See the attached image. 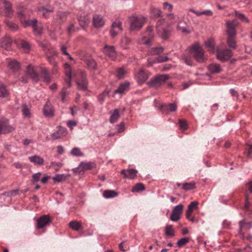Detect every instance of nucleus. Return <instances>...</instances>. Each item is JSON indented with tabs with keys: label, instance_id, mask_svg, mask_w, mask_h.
<instances>
[{
	"label": "nucleus",
	"instance_id": "nucleus-1",
	"mask_svg": "<svg viewBox=\"0 0 252 252\" xmlns=\"http://www.w3.org/2000/svg\"><path fill=\"white\" fill-rule=\"evenodd\" d=\"M26 76L30 77L33 81L37 82L40 80L41 77L46 83L51 81L49 72L46 68H39L34 69L31 65H28L26 69Z\"/></svg>",
	"mask_w": 252,
	"mask_h": 252
},
{
	"label": "nucleus",
	"instance_id": "nucleus-2",
	"mask_svg": "<svg viewBox=\"0 0 252 252\" xmlns=\"http://www.w3.org/2000/svg\"><path fill=\"white\" fill-rule=\"evenodd\" d=\"M189 53L190 56L193 57L198 62H203L206 60L204 52L202 47L198 44L193 45L190 49Z\"/></svg>",
	"mask_w": 252,
	"mask_h": 252
},
{
	"label": "nucleus",
	"instance_id": "nucleus-3",
	"mask_svg": "<svg viewBox=\"0 0 252 252\" xmlns=\"http://www.w3.org/2000/svg\"><path fill=\"white\" fill-rule=\"evenodd\" d=\"M146 19L141 16L133 15L129 17L130 28L131 30L140 29L145 22Z\"/></svg>",
	"mask_w": 252,
	"mask_h": 252
},
{
	"label": "nucleus",
	"instance_id": "nucleus-4",
	"mask_svg": "<svg viewBox=\"0 0 252 252\" xmlns=\"http://www.w3.org/2000/svg\"><path fill=\"white\" fill-rule=\"evenodd\" d=\"M156 29L158 35L164 39H166L169 35V30L165 28V20H159L156 25Z\"/></svg>",
	"mask_w": 252,
	"mask_h": 252
},
{
	"label": "nucleus",
	"instance_id": "nucleus-5",
	"mask_svg": "<svg viewBox=\"0 0 252 252\" xmlns=\"http://www.w3.org/2000/svg\"><path fill=\"white\" fill-rule=\"evenodd\" d=\"M154 103L155 106L158 108V110L163 113L167 114L170 112L175 111L177 109V105L175 103L160 104H158L157 100H155Z\"/></svg>",
	"mask_w": 252,
	"mask_h": 252
},
{
	"label": "nucleus",
	"instance_id": "nucleus-6",
	"mask_svg": "<svg viewBox=\"0 0 252 252\" xmlns=\"http://www.w3.org/2000/svg\"><path fill=\"white\" fill-rule=\"evenodd\" d=\"M169 79V76L166 74L158 75L153 78L148 83V84L152 87L158 88Z\"/></svg>",
	"mask_w": 252,
	"mask_h": 252
},
{
	"label": "nucleus",
	"instance_id": "nucleus-7",
	"mask_svg": "<svg viewBox=\"0 0 252 252\" xmlns=\"http://www.w3.org/2000/svg\"><path fill=\"white\" fill-rule=\"evenodd\" d=\"M18 17L20 19L22 24L24 27H32V28L35 26V24L37 23L36 19L29 20L26 18V12L24 10L19 11L17 13Z\"/></svg>",
	"mask_w": 252,
	"mask_h": 252
},
{
	"label": "nucleus",
	"instance_id": "nucleus-8",
	"mask_svg": "<svg viewBox=\"0 0 252 252\" xmlns=\"http://www.w3.org/2000/svg\"><path fill=\"white\" fill-rule=\"evenodd\" d=\"M76 83L80 90H85L87 88L86 74L83 71H80L76 76Z\"/></svg>",
	"mask_w": 252,
	"mask_h": 252
},
{
	"label": "nucleus",
	"instance_id": "nucleus-9",
	"mask_svg": "<svg viewBox=\"0 0 252 252\" xmlns=\"http://www.w3.org/2000/svg\"><path fill=\"white\" fill-rule=\"evenodd\" d=\"M14 130V128L9 125L6 119L0 120V134L11 132Z\"/></svg>",
	"mask_w": 252,
	"mask_h": 252
},
{
	"label": "nucleus",
	"instance_id": "nucleus-10",
	"mask_svg": "<svg viewBox=\"0 0 252 252\" xmlns=\"http://www.w3.org/2000/svg\"><path fill=\"white\" fill-rule=\"evenodd\" d=\"M184 206L182 204H179L175 206L170 216V220L174 221H177L181 218L183 212Z\"/></svg>",
	"mask_w": 252,
	"mask_h": 252
},
{
	"label": "nucleus",
	"instance_id": "nucleus-11",
	"mask_svg": "<svg viewBox=\"0 0 252 252\" xmlns=\"http://www.w3.org/2000/svg\"><path fill=\"white\" fill-rule=\"evenodd\" d=\"M232 56V51L230 49L220 50L217 51V58L221 61L229 60Z\"/></svg>",
	"mask_w": 252,
	"mask_h": 252
},
{
	"label": "nucleus",
	"instance_id": "nucleus-12",
	"mask_svg": "<svg viewBox=\"0 0 252 252\" xmlns=\"http://www.w3.org/2000/svg\"><path fill=\"white\" fill-rule=\"evenodd\" d=\"M148 37L144 36L142 38L141 43L150 46L151 42V38L154 37V33L153 32V27L152 26H149L146 32Z\"/></svg>",
	"mask_w": 252,
	"mask_h": 252
},
{
	"label": "nucleus",
	"instance_id": "nucleus-13",
	"mask_svg": "<svg viewBox=\"0 0 252 252\" xmlns=\"http://www.w3.org/2000/svg\"><path fill=\"white\" fill-rule=\"evenodd\" d=\"M239 23L237 20L235 19L232 21H227L226 22L227 27V35H236V28Z\"/></svg>",
	"mask_w": 252,
	"mask_h": 252
},
{
	"label": "nucleus",
	"instance_id": "nucleus-14",
	"mask_svg": "<svg viewBox=\"0 0 252 252\" xmlns=\"http://www.w3.org/2000/svg\"><path fill=\"white\" fill-rule=\"evenodd\" d=\"M198 203L197 201L191 202L188 206V210L186 212V217L187 218L192 222L195 221V218L192 217L191 214L193 210H195L198 208Z\"/></svg>",
	"mask_w": 252,
	"mask_h": 252
},
{
	"label": "nucleus",
	"instance_id": "nucleus-15",
	"mask_svg": "<svg viewBox=\"0 0 252 252\" xmlns=\"http://www.w3.org/2000/svg\"><path fill=\"white\" fill-rule=\"evenodd\" d=\"M51 222V219L49 215H43L37 220L36 227L38 229L43 228Z\"/></svg>",
	"mask_w": 252,
	"mask_h": 252
},
{
	"label": "nucleus",
	"instance_id": "nucleus-16",
	"mask_svg": "<svg viewBox=\"0 0 252 252\" xmlns=\"http://www.w3.org/2000/svg\"><path fill=\"white\" fill-rule=\"evenodd\" d=\"M92 167L93 166L91 162H81L77 168L73 169V171L75 174H79L81 172L91 170Z\"/></svg>",
	"mask_w": 252,
	"mask_h": 252
},
{
	"label": "nucleus",
	"instance_id": "nucleus-17",
	"mask_svg": "<svg viewBox=\"0 0 252 252\" xmlns=\"http://www.w3.org/2000/svg\"><path fill=\"white\" fill-rule=\"evenodd\" d=\"M12 39L10 37L5 35L0 39V47L6 50H9L12 44Z\"/></svg>",
	"mask_w": 252,
	"mask_h": 252
},
{
	"label": "nucleus",
	"instance_id": "nucleus-18",
	"mask_svg": "<svg viewBox=\"0 0 252 252\" xmlns=\"http://www.w3.org/2000/svg\"><path fill=\"white\" fill-rule=\"evenodd\" d=\"M150 75L149 72L143 69H141L137 73L136 76L138 83L142 84L148 79Z\"/></svg>",
	"mask_w": 252,
	"mask_h": 252
},
{
	"label": "nucleus",
	"instance_id": "nucleus-19",
	"mask_svg": "<svg viewBox=\"0 0 252 252\" xmlns=\"http://www.w3.org/2000/svg\"><path fill=\"white\" fill-rule=\"evenodd\" d=\"M122 31V23L118 22H114L111 26L110 32L112 37H115L119 32Z\"/></svg>",
	"mask_w": 252,
	"mask_h": 252
},
{
	"label": "nucleus",
	"instance_id": "nucleus-20",
	"mask_svg": "<svg viewBox=\"0 0 252 252\" xmlns=\"http://www.w3.org/2000/svg\"><path fill=\"white\" fill-rule=\"evenodd\" d=\"M103 50L106 55L112 60H114L116 59L117 54L114 46L106 45L104 46Z\"/></svg>",
	"mask_w": 252,
	"mask_h": 252
},
{
	"label": "nucleus",
	"instance_id": "nucleus-21",
	"mask_svg": "<svg viewBox=\"0 0 252 252\" xmlns=\"http://www.w3.org/2000/svg\"><path fill=\"white\" fill-rule=\"evenodd\" d=\"M137 173V171L133 169H124L121 172V173L124 175V178L129 179H134L136 177Z\"/></svg>",
	"mask_w": 252,
	"mask_h": 252
},
{
	"label": "nucleus",
	"instance_id": "nucleus-22",
	"mask_svg": "<svg viewBox=\"0 0 252 252\" xmlns=\"http://www.w3.org/2000/svg\"><path fill=\"white\" fill-rule=\"evenodd\" d=\"M64 68L65 70V74L66 75V78L65 79V82L67 85V87L69 88L71 86L70 80L72 76L71 67L70 65L66 63L64 64Z\"/></svg>",
	"mask_w": 252,
	"mask_h": 252
},
{
	"label": "nucleus",
	"instance_id": "nucleus-23",
	"mask_svg": "<svg viewBox=\"0 0 252 252\" xmlns=\"http://www.w3.org/2000/svg\"><path fill=\"white\" fill-rule=\"evenodd\" d=\"M46 54L48 60L50 63L54 66H56L57 63L55 61L54 57L57 55V52L54 49H52L51 50L46 52Z\"/></svg>",
	"mask_w": 252,
	"mask_h": 252
},
{
	"label": "nucleus",
	"instance_id": "nucleus-24",
	"mask_svg": "<svg viewBox=\"0 0 252 252\" xmlns=\"http://www.w3.org/2000/svg\"><path fill=\"white\" fill-rule=\"evenodd\" d=\"M93 22L94 27L97 28L102 27L104 24L103 17L99 15H95L94 16Z\"/></svg>",
	"mask_w": 252,
	"mask_h": 252
},
{
	"label": "nucleus",
	"instance_id": "nucleus-25",
	"mask_svg": "<svg viewBox=\"0 0 252 252\" xmlns=\"http://www.w3.org/2000/svg\"><path fill=\"white\" fill-rule=\"evenodd\" d=\"M66 134V128L60 126L58 127L57 131L52 134V137L55 139H59L62 137L65 136Z\"/></svg>",
	"mask_w": 252,
	"mask_h": 252
},
{
	"label": "nucleus",
	"instance_id": "nucleus-26",
	"mask_svg": "<svg viewBox=\"0 0 252 252\" xmlns=\"http://www.w3.org/2000/svg\"><path fill=\"white\" fill-rule=\"evenodd\" d=\"M37 11L39 14L46 18L48 13L53 12V9L51 7H46L43 6H39L37 8Z\"/></svg>",
	"mask_w": 252,
	"mask_h": 252
},
{
	"label": "nucleus",
	"instance_id": "nucleus-27",
	"mask_svg": "<svg viewBox=\"0 0 252 252\" xmlns=\"http://www.w3.org/2000/svg\"><path fill=\"white\" fill-rule=\"evenodd\" d=\"M246 202L245 204V208L248 209L249 207V202H248V194L252 192V182H250L246 186Z\"/></svg>",
	"mask_w": 252,
	"mask_h": 252
},
{
	"label": "nucleus",
	"instance_id": "nucleus-28",
	"mask_svg": "<svg viewBox=\"0 0 252 252\" xmlns=\"http://www.w3.org/2000/svg\"><path fill=\"white\" fill-rule=\"evenodd\" d=\"M178 29L185 33H189L190 32L189 26L186 22H179L178 24Z\"/></svg>",
	"mask_w": 252,
	"mask_h": 252
},
{
	"label": "nucleus",
	"instance_id": "nucleus-29",
	"mask_svg": "<svg viewBox=\"0 0 252 252\" xmlns=\"http://www.w3.org/2000/svg\"><path fill=\"white\" fill-rule=\"evenodd\" d=\"M29 159L35 165L39 166L43 165L44 162L43 158L38 156L30 157Z\"/></svg>",
	"mask_w": 252,
	"mask_h": 252
},
{
	"label": "nucleus",
	"instance_id": "nucleus-30",
	"mask_svg": "<svg viewBox=\"0 0 252 252\" xmlns=\"http://www.w3.org/2000/svg\"><path fill=\"white\" fill-rule=\"evenodd\" d=\"M2 3L4 6V15L6 17H10L13 13L10 3L3 0Z\"/></svg>",
	"mask_w": 252,
	"mask_h": 252
},
{
	"label": "nucleus",
	"instance_id": "nucleus-31",
	"mask_svg": "<svg viewBox=\"0 0 252 252\" xmlns=\"http://www.w3.org/2000/svg\"><path fill=\"white\" fill-rule=\"evenodd\" d=\"M236 35H227V43L228 46L233 49H235L236 48V42L235 39Z\"/></svg>",
	"mask_w": 252,
	"mask_h": 252
},
{
	"label": "nucleus",
	"instance_id": "nucleus-32",
	"mask_svg": "<svg viewBox=\"0 0 252 252\" xmlns=\"http://www.w3.org/2000/svg\"><path fill=\"white\" fill-rule=\"evenodd\" d=\"M208 68L209 71L213 74L219 73L221 71L220 65L215 63L210 64Z\"/></svg>",
	"mask_w": 252,
	"mask_h": 252
},
{
	"label": "nucleus",
	"instance_id": "nucleus-33",
	"mask_svg": "<svg viewBox=\"0 0 252 252\" xmlns=\"http://www.w3.org/2000/svg\"><path fill=\"white\" fill-rule=\"evenodd\" d=\"M129 83L128 82H125L124 83H122L118 89L115 91V93L117 94H122L126 91H127L129 89Z\"/></svg>",
	"mask_w": 252,
	"mask_h": 252
},
{
	"label": "nucleus",
	"instance_id": "nucleus-34",
	"mask_svg": "<svg viewBox=\"0 0 252 252\" xmlns=\"http://www.w3.org/2000/svg\"><path fill=\"white\" fill-rule=\"evenodd\" d=\"M44 115L48 117H51L53 116L54 113L52 107L49 103H47L43 109Z\"/></svg>",
	"mask_w": 252,
	"mask_h": 252
},
{
	"label": "nucleus",
	"instance_id": "nucleus-35",
	"mask_svg": "<svg viewBox=\"0 0 252 252\" xmlns=\"http://www.w3.org/2000/svg\"><path fill=\"white\" fill-rule=\"evenodd\" d=\"M164 49L160 47H155L149 50L148 53L150 55H158L163 52Z\"/></svg>",
	"mask_w": 252,
	"mask_h": 252
},
{
	"label": "nucleus",
	"instance_id": "nucleus-36",
	"mask_svg": "<svg viewBox=\"0 0 252 252\" xmlns=\"http://www.w3.org/2000/svg\"><path fill=\"white\" fill-rule=\"evenodd\" d=\"M78 29V28L75 26L74 23H70L66 29V32L70 35L77 31Z\"/></svg>",
	"mask_w": 252,
	"mask_h": 252
},
{
	"label": "nucleus",
	"instance_id": "nucleus-37",
	"mask_svg": "<svg viewBox=\"0 0 252 252\" xmlns=\"http://www.w3.org/2000/svg\"><path fill=\"white\" fill-rule=\"evenodd\" d=\"M150 13L152 18H157L160 16L162 12L159 9L152 6L150 9Z\"/></svg>",
	"mask_w": 252,
	"mask_h": 252
},
{
	"label": "nucleus",
	"instance_id": "nucleus-38",
	"mask_svg": "<svg viewBox=\"0 0 252 252\" xmlns=\"http://www.w3.org/2000/svg\"><path fill=\"white\" fill-rule=\"evenodd\" d=\"M120 118L119 111L118 109H116L114 110L113 113L111 115L110 118V122L111 123H114L117 121Z\"/></svg>",
	"mask_w": 252,
	"mask_h": 252
},
{
	"label": "nucleus",
	"instance_id": "nucleus-39",
	"mask_svg": "<svg viewBox=\"0 0 252 252\" xmlns=\"http://www.w3.org/2000/svg\"><path fill=\"white\" fill-rule=\"evenodd\" d=\"M117 192L111 190H106L104 191L103 195L106 198H113L117 196Z\"/></svg>",
	"mask_w": 252,
	"mask_h": 252
},
{
	"label": "nucleus",
	"instance_id": "nucleus-40",
	"mask_svg": "<svg viewBox=\"0 0 252 252\" xmlns=\"http://www.w3.org/2000/svg\"><path fill=\"white\" fill-rule=\"evenodd\" d=\"M165 234L166 236L169 237H172L174 236V231L172 225H168L165 227Z\"/></svg>",
	"mask_w": 252,
	"mask_h": 252
},
{
	"label": "nucleus",
	"instance_id": "nucleus-41",
	"mask_svg": "<svg viewBox=\"0 0 252 252\" xmlns=\"http://www.w3.org/2000/svg\"><path fill=\"white\" fill-rule=\"evenodd\" d=\"M8 95V91L6 86L3 84H0V97H7Z\"/></svg>",
	"mask_w": 252,
	"mask_h": 252
},
{
	"label": "nucleus",
	"instance_id": "nucleus-42",
	"mask_svg": "<svg viewBox=\"0 0 252 252\" xmlns=\"http://www.w3.org/2000/svg\"><path fill=\"white\" fill-rule=\"evenodd\" d=\"M69 226L73 230L78 231L81 228V223L77 221H71L69 223Z\"/></svg>",
	"mask_w": 252,
	"mask_h": 252
},
{
	"label": "nucleus",
	"instance_id": "nucleus-43",
	"mask_svg": "<svg viewBox=\"0 0 252 252\" xmlns=\"http://www.w3.org/2000/svg\"><path fill=\"white\" fill-rule=\"evenodd\" d=\"M78 22L80 26L84 28L89 23L90 19L87 17H80L78 18Z\"/></svg>",
	"mask_w": 252,
	"mask_h": 252
},
{
	"label": "nucleus",
	"instance_id": "nucleus-44",
	"mask_svg": "<svg viewBox=\"0 0 252 252\" xmlns=\"http://www.w3.org/2000/svg\"><path fill=\"white\" fill-rule=\"evenodd\" d=\"M22 112L24 117L30 118L31 117V114L30 109L26 104H23L22 105Z\"/></svg>",
	"mask_w": 252,
	"mask_h": 252
},
{
	"label": "nucleus",
	"instance_id": "nucleus-45",
	"mask_svg": "<svg viewBox=\"0 0 252 252\" xmlns=\"http://www.w3.org/2000/svg\"><path fill=\"white\" fill-rule=\"evenodd\" d=\"M9 67L13 71H17L20 68L19 63L16 61H11L9 63Z\"/></svg>",
	"mask_w": 252,
	"mask_h": 252
},
{
	"label": "nucleus",
	"instance_id": "nucleus-46",
	"mask_svg": "<svg viewBox=\"0 0 252 252\" xmlns=\"http://www.w3.org/2000/svg\"><path fill=\"white\" fill-rule=\"evenodd\" d=\"M145 189V187L142 183L136 184L131 189L132 192H137Z\"/></svg>",
	"mask_w": 252,
	"mask_h": 252
},
{
	"label": "nucleus",
	"instance_id": "nucleus-47",
	"mask_svg": "<svg viewBox=\"0 0 252 252\" xmlns=\"http://www.w3.org/2000/svg\"><path fill=\"white\" fill-rule=\"evenodd\" d=\"M67 176L64 174H57L52 178V179L54 182H60L65 180Z\"/></svg>",
	"mask_w": 252,
	"mask_h": 252
},
{
	"label": "nucleus",
	"instance_id": "nucleus-48",
	"mask_svg": "<svg viewBox=\"0 0 252 252\" xmlns=\"http://www.w3.org/2000/svg\"><path fill=\"white\" fill-rule=\"evenodd\" d=\"M85 62L89 67L94 69L95 67L96 63L91 58H88L85 60Z\"/></svg>",
	"mask_w": 252,
	"mask_h": 252
},
{
	"label": "nucleus",
	"instance_id": "nucleus-49",
	"mask_svg": "<svg viewBox=\"0 0 252 252\" xmlns=\"http://www.w3.org/2000/svg\"><path fill=\"white\" fill-rule=\"evenodd\" d=\"M206 46L208 48L211 53L214 52V41L213 39H209L205 42Z\"/></svg>",
	"mask_w": 252,
	"mask_h": 252
},
{
	"label": "nucleus",
	"instance_id": "nucleus-50",
	"mask_svg": "<svg viewBox=\"0 0 252 252\" xmlns=\"http://www.w3.org/2000/svg\"><path fill=\"white\" fill-rule=\"evenodd\" d=\"M42 27L41 25L37 24L36 23L35 26L33 27V31L35 34L40 35L42 33Z\"/></svg>",
	"mask_w": 252,
	"mask_h": 252
},
{
	"label": "nucleus",
	"instance_id": "nucleus-51",
	"mask_svg": "<svg viewBox=\"0 0 252 252\" xmlns=\"http://www.w3.org/2000/svg\"><path fill=\"white\" fill-rule=\"evenodd\" d=\"M178 124L180 128L183 131L186 130L188 127V124L184 120L179 119Z\"/></svg>",
	"mask_w": 252,
	"mask_h": 252
},
{
	"label": "nucleus",
	"instance_id": "nucleus-52",
	"mask_svg": "<svg viewBox=\"0 0 252 252\" xmlns=\"http://www.w3.org/2000/svg\"><path fill=\"white\" fill-rule=\"evenodd\" d=\"M63 164L61 162H51L50 168H53L56 171H58L62 167Z\"/></svg>",
	"mask_w": 252,
	"mask_h": 252
},
{
	"label": "nucleus",
	"instance_id": "nucleus-53",
	"mask_svg": "<svg viewBox=\"0 0 252 252\" xmlns=\"http://www.w3.org/2000/svg\"><path fill=\"white\" fill-rule=\"evenodd\" d=\"M183 188L186 190H190L195 188L194 183H186L183 184Z\"/></svg>",
	"mask_w": 252,
	"mask_h": 252
},
{
	"label": "nucleus",
	"instance_id": "nucleus-54",
	"mask_svg": "<svg viewBox=\"0 0 252 252\" xmlns=\"http://www.w3.org/2000/svg\"><path fill=\"white\" fill-rule=\"evenodd\" d=\"M68 94L69 92L66 91L65 87H63L61 92V97L63 102H64L66 101V96L68 95Z\"/></svg>",
	"mask_w": 252,
	"mask_h": 252
},
{
	"label": "nucleus",
	"instance_id": "nucleus-55",
	"mask_svg": "<svg viewBox=\"0 0 252 252\" xmlns=\"http://www.w3.org/2000/svg\"><path fill=\"white\" fill-rule=\"evenodd\" d=\"M131 42L130 39L127 37H124L121 40V45L124 48H127V46Z\"/></svg>",
	"mask_w": 252,
	"mask_h": 252
},
{
	"label": "nucleus",
	"instance_id": "nucleus-56",
	"mask_svg": "<svg viewBox=\"0 0 252 252\" xmlns=\"http://www.w3.org/2000/svg\"><path fill=\"white\" fill-rule=\"evenodd\" d=\"M245 154L248 157H252V144H247L245 148Z\"/></svg>",
	"mask_w": 252,
	"mask_h": 252
},
{
	"label": "nucleus",
	"instance_id": "nucleus-57",
	"mask_svg": "<svg viewBox=\"0 0 252 252\" xmlns=\"http://www.w3.org/2000/svg\"><path fill=\"white\" fill-rule=\"evenodd\" d=\"M71 154L75 156L81 157L83 156V154L80 151L78 148H74L71 151Z\"/></svg>",
	"mask_w": 252,
	"mask_h": 252
},
{
	"label": "nucleus",
	"instance_id": "nucleus-58",
	"mask_svg": "<svg viewBox=\"0 0 252 252\" xmlns=\"http://www.w3.org/2000/svg\"><path fill=\"white\" fill-rule=\"evenodd\" d=\"M240 225V232L241 233L242 229L246 228L247 229L250 228L252 225L251 223H246L244 221L242 220L239 222Z\"/></svg>",
	"mask_w": 252,
	"mask_h": 252
},
{
	"label": "nucleus",
	"instance_id": "nucleus-59",
	"mask_svg": "<svg viewBox=\"0 0 252 252\" xmlns=\"http://www.w3.org/2000/svg\"><path fill=\"white\" fill-rule=\"evenodd\" d=\"M235 15L238 18L240 19L242 21L246 23L249 22V20L244 14L239 13L237 11H235Z\"/></svg>",
	"mask_w": 252,
	"mask_h": 252
},
{
	"label": "nucleus",
	"instance_id": "nucleus-60",
	"mask_svg": "<svg viewBox=\"0 0 252 252\" xmlns=\"http://www.w3.org/2000/svg\"><path fill=\"white\" fill-rule=\"evenodd\" d=\"M41 173L40 172H38L37 173L34 174L32 176V183H35L39 181L41 176Z\"/></svg>",
	"mask_w": 252,
	"mask_h": 252
},
{
	"label": "nucleus",
	"instance_id": "nucleus-61",
	"mask_svg": "<svg viewBox=\"0 0 252 252\" xmlns=\"http://www.w3.org/2000/svg\"><path fill=\"white\" fill-rule=\"evenodd\" d=\"M189 242V239L188 238H183L179 240L177 242V245L179 247H182Z\"/></svg>",
	"mask_w": 252,
	"mask_h": 252
},
{
	"label": "nucleus",
	"instance_id": "nucleus-62",
	"mask_svg": "<svg viewBox=\"0 0 252 252\" xmlns=\"http://www.w3.org/2000/svg\"><path fill=\"white\" fill-rule=\"evenodd\" d=\"M184 60L187 64L190 66L193 65V62L190 56H184Z\"/></svg>",
	"mask_w": 252,
	"mask_h": 252
},
{
	"label": "nucleus",
	"instance_id": "nucleus-63",
	"mask_svg": "<svg viewBox=\"0 0 252 252\" xmlns=\"http://www.w3.org/2000/svg\"><path fill=\"white\" fill-rule=\"evenodd\" d=\"M126 73V71L124 68H120L117 70V77L119 79L123 78Z\"/></svg>",
	"mask_w": 252,
	"mask_h": 252
},
{
	"label": "nucleus",
	"instance_id": "nucleus-64",
	"mask_svg": "<svg viewBox=\"0 0 252 252\" xmlns=\"http://www.w3.org/2000/svg\"><path fill=\"white\" fill-rule=\"evenodd\" d=\"M22 47L25 50L26 52H28L30 48V44L28 42L23 41L21 43Z\"/></svg>",
	"mask_w": 252,
	"mask_h": 252
}]
</instances>
